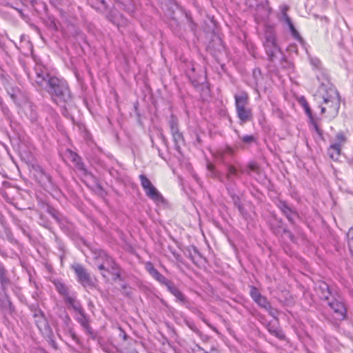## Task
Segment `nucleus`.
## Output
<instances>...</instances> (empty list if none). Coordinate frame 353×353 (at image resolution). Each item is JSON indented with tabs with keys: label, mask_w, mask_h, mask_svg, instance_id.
<instances>
[{
	"label": "nucleus",
	"mask_w": 353,
	"mask_h": 353,
	"mask_svg": "<svg viewBox=\"0 0 353 353\" xmlns=\"http://www.w3.org/2000/svg\"><path fill=\"white\" fill-rule=\"evenodd\" d=\"M35 83L50 94L52 101L61 108H65L71 101V93L68 83L63 79L50 76L41 68L36 69Z\"/></svg>",
	"instance_id": "nucleus-1"
},
{
	"label": "nucleus",
	"mask_w": 353,
	"mask_h": 353,
	"mask_svg": "<svg viewBox=\"0 0 353 353\" xmlns=\"http://www.w3.org/2000/svg\"><path fill=\"white\" fill-rule=\"evenodd\" d=\"M207 169L210 176L221 182L225 186L228 193H230L236 185V179L239 178L240 174L243 172V170H238L235 166L231 164L227 165L224 176L215 169V167L211 163L207 164Z\"/></svg>",
	"instance_id": "nucleus-2"
},
{
	"label": "nucleus",
	"mask_w": 353,
	"mask_h": 353,
	"mask_svg": "<svg viewBox=\"0 0 353 353\" xmlns=\"http://www.w3.org/2000/svg\"><path fill=\"white\" fill-rule=\"evenodd\" d=\"M323 91L322 99L325 106H321V113L327 112L330 117H335L339 112L340 108V97L338 91L332 86L326 88L321 85L319 92Z\"/></svg>",
	"instance_id": "nucleus-3"
},
{
	"label": "nucleus",
	"mask_w": 353,
	"mask_h": 353,
	"mask_svg": "<svg viewBox=\"0 0 353 353\" xmlns=\"http://www.w3.org/2000/svg\"><path fill=\"white\" fill-rule=\"evenodd\" d=\"M235 109L241 123H245L252 119V109L248 107L249 96L247 92L242 91L234 95Z\"/></svg>",
	"instance_id": "nucleus-4"
},
{
	"label": "nucleus",
	"mask_w": 353,
	"mask_h": 353,
	"mask_svg": "<svg viewBox=\"0 0 353 353\" xmlns=\"http://www.w3.org/2000/svg\"><path fill=\"white\" fill-rule=\"evenodd\" d=\"M263 46L269 59L272 60L276 52L279 51L274 30L271 26H266L264 32Z\"/></svg>",
	"instance_id": "nucleus-5"
},
{
	"label": "nucleus",
	"mask_w": 353,
	"mask_h": 353,
	"mask_svg": "<svg viewBox=\"0 0 353 353\" xmlns=\"http://www.w3.org/2000/svg\"><path fill=\"white\" fill-rule=\"evenodd\" d=\"M139 179L141 187L149 199L155 203H163L164 201L163 196L161 192L153 185L145 174H140Z\"/></svg>",
	"instance_id": "nucleus-6"
},
{
	"label": "nucleus",
	"mask_w": 353,
	"mask_h": 353,
	"mask_svg": "<svg viewBox=\"0 0 353 353\" xmlns=\"http://www.w3.org/2000/svg\"><path fill=\"white\" fill-rule=\"evenodd\" d=\"M79 283L84 288H94V283L87 270L80 263H74L71 265Z\"/></svg>",
	"instance_id": "nucleus-7"
},
{
	"label": "nucleus",
	"mask_w": 353,
	"mask_h": 353,
	"mask_svg": "<svg viewBox=\"0 0 353 353\" xmlns=\"http://www.w3.org/2000/svg\"><path fill=\"white\" fill-rule=\"evenodd\" d=\"M276 205L288 221L294 225L295 223V219L299 217V214L296 209L290 206L287 201L281 199L278 200Z\"/></svg>",
	"instance_id": "nucleus-8"
},
{
	"label": "nucleus",
	"mask_w": 353,
	"mask_h": 353,
	"mask_svg": "<svg viewBox=\"0 0 353 353\" xmlns=\"http://www.w3.org/2000/svg\"><path fill=\"white\" fill-rule=\"evenodd\" d=\"M289 7L287 5H282L280 6L281 12V21L288 26L292 36L298 41H302V38L300 36L299 32L296 30L291 19L288 15L287 12Z\"/></svg>",
	"instance_id": "nucleus-9"
},
{
	"label": "nucleus",
	"mask_w": 353,
	"mask_h": 353,
	"mask_svg": "<svg viewBox=\"0 0 353 353\" xmlns=\"http://www.w3.org/2000/svg\"><path fill=\"white\" fill-rule=\"evenodd\" d=\"M107 19L110 21L113 24L117 26L119 30L123 32L122 28H125L128 25V21L126 18L123 17L122 14L117 11L112 10L108 15Z\"/></svg>",
	"instance_id": "nucleus-10"
},
{
	"label": "nucleus",
	"mask_w": 353,
	"mask_h": 353,
	"mask_svg": "<svg viewBox=\"0 0 353 353\" xmlns=\"http://www.w3.org/2000/svg\"><path fill=\"white\" fill-rule=\"evenodd\" d=\"M107 19L110 21L113 24L117 26L119 30L123 32L122 28H125L128 25V21L126 18L123 17L122 14L117 11L112 10L108 15Z\"/></svg>",
	"instance_id": "nucleus-11"
},
{
	"label": "nucleus",
	"mask_w": 353,
	"mask_h": 353,
	"mask_svg": "<svg viewBox=\"0 0 353 353\" xmlns=\"http://www.w3.org/2000/svg\"><path fill=\"white\" fill-rule=\"evenodd\" d=\"M145 269L148 273L152 276L154 279L158 281L160 284L165 285V287L169 285L171 281L165 278L161 274L153 265L151 262H147L145 263Z\"/></svg>",
	"instance_id": "nucleus-12"
},
{
	"label": "nucleus",
	"mask_w": 353,
	"mask_h": 353,
	"mask_svg": "<svg viewBox=\"0 0 353 353\" xmlns=\"http://www.w3.org/2000/svg\"><path fill=\"white\" fill-rule=\"evenodd\" d=\"M166 288L168 291L175 297L176 301L183 305H187L188 304V298L179 290L172 281H171Z\"/></svg>",
	"instance_id": "nucleus-13"
},
{
	"label": "nucleus",
	"mask_w": 353,
	"mask_h": 353,
	"mask_svg": "<svg viewBox=\"0 0 353 353\" xmlns=\"http://www.w3.org/2000/svg\"><path fill=\"white\" fill-rule=\"evenodd\" d=\"M328 305L336 314V318L339 320H343L346 317V308L342 302L333 299L331 301H328Z\"/></svg>",
	"instance_id": "nucleus-14"
},
{
	"label": "nucleus",
	"mask_w": 353,
	"mask_h": 353,
	"mask_svg": "<svg viewBox=\"0 0 353 353\" xmlns=\"http://www.w3.org/2000/svg\"><path fill=\"white\" fill-rule=\"evenodd\" d=\"M77 313L75 316L76 321L82 326L88 334H92V328L90 325L88 316L85 314L83 307L76 312Z\"/></svg>",
	"instance_id": "nucleus-15"
},
{
	"label": "nucleus",
	"mask_w": 353,
	"mask_h": 353,
	"mask_svg": "<svg viewBox=\"0 0 353 353\" xmlns=\"http://www.w3.org/2000/svg\"><path fill=\"white\" fill-rule=\"evenodd\" d=\"M31 310L33 312V317L35 323L39 329L46 325V320L43 312L39 307L37 305H32Z\"/></svg>",
	"instance_id": "nucleus-16"
},
{
	"label": "nucleus",
	"mask_w": 353,
	"mask_h": 353,
	"mask_svg": "<svg viewBox=\"0 0 353 353\" xmlns=\"http://www.w3.org/2000/svg\"><path fill=\"white\" fill-rule=\"evenodd\" d=\"M270 14V9L267 4L260 3L256 6L254 17L258 23L268 19Z\"/></svg>",
	"instance_id": "nucleus-17"
},
{
	"label": "nucleus",
	"mask_w": 353,
	"mask_h": 353,
	"mask_svg": "<svg viewBox=\"0 0 353 353\" xmlns=\"http://www.w3.org/2000/svg\"><path fill=\"white\" fill-rule=\"evenodd\" d=\"M266 328L268 332L277 339L284 341L286 339L285 334L279 325L278 322H269L266 325Z\"/></svg>",
	"instance_id": "nucleus-18"
},
{
	"label": "nucleus",
	"mask_w": 353,
	"mask_h": 353,
	"mask_svg": "<svg viewBox=\"0 0 353 353\" xmlns=\"http://www.w3.org/2000/svg\"><path fill=\"white\" fill-rule=\"evenodd\" d=\"M65 157L71 161L76 168L81 171H85V165L81 161V157L74 152L70 149L65 150Z\"/></svg>",
	"instance_id": "nucleus-19"
},
{
	"label": "nucleus",
	"mask_w": 353,
	"mask_h": 353,
	"mask_svg": "<svg viewBox=\"0 0 353 353\" xmlns=\"http://www.w3.org/2000/svg\"><path fill=\"white\" fill-rule=\"evenodd\" d=\"M234 154V150L230 147V146H225L224 148L219 149L216 154H215V157L219 159L223 164L227 166L228 164V157H232Z\"/></svg>",
	"instance_id": "nucleus-20"
},
{
	"label": "nucleus",
	"mask_w": 353,
	"mask_h": 353,
	"mask_svg": "<svg viewBox=\"0 0 353 353\" xmlns=\"http://www.w3.org/2000/svg\"><path fill=\"white\" fill-rule=\"evenodd\" d=\"M63 299L65 303L68 305L69 307H71L75 312L83 307L81 303L77 300L74 294H69Z\"/></svg>",
	"instance_id": "nucleus-21"
},
{
	"label": "nucleus",
	"mask_w": 353,
	"mask_h": 353,
	"mask_svg": "<svg viewBox=\"0 0 353 353\" xmlns=\"http://www.w3.org/2000/svg\"><path fill=\"white\" fill-rule=\"evenodd\" d=\"M100 256L104 258V262L106 265L107 271H112L114 270H117L119 265L114 262L113 259L108 256L105 252H101L100 253Z\"/></svg>",
	"instance_id": "nucleus-22"
},
{
	"label": "nucleus",
	"mask_w": 353,
	"mask_h": 353,
	"mask_svg": "<svg viewBox=\"0 0 353 353\" xmlns=\"http://www.w3.org/2000/svg\"><path fill=\"white\" fill-rule=\"evenodd\" d=\"M341 152V148L334 143L331 144L327 149V154L329 157L334 161H336L339 158Z\"/></svg>",
	"instance_id": "nucleus-23"
},
{
	"label": "nucleus",
	"mask_w": 353,
	"mask_h": 353,
	"mask_svg": "<svg viewBox=\"0 0 353 353\" xmlns=\"http://www.w3.org/2000/svg\"><path fill=\"white\" fill-rule=\"evenodd\" d=\"M57 292L65 298L70 294L68 288L61 281L54 282Z\"/></svg>",
	"instance_id": "nucleus-24"
},
{
	"label": "nucleus",
	"mask_w": 353,
	"mask_h": 353,
	"mask_svg": "<svg viewBox=\"0 0 353 353\" xmlns=\"http://www.w3.org/2000/svg\"><path fill=\"white\" fill-rule=\"evenodd\" d=\"M34 169L41 179H46L49 183H52L51 176L48 173L46 172V171L41 166L37 165L34 168Z\"/></svg>",
	"instance_id": "nucleus-25"
},
{
	"label": "nucleus",
	"mask_w": 353,
	"mask_h": 353,
	"mask_svg": "<svg viewBox=\"0 0 353 353\" xmlns=\"http://www.w3.org/2000/svg\"><path fill=\"white\" fill-rule=\"evenodd\" d=\"M169 125L172 135L180 132L178 128L177 119L173 115L170 117V119L169 120Z\"/></svg>",
	"instance_id": "nucleus-26"
},
{
	"label": "nucleus",
	"mask_w": 353,
	"mask_h": 353,
	"mask_svg": "<svg viewBox=\"0 0 353 353\" xmlns=\"http://www.w3.org/2000/svg\"><path fill=\"white\" fill-rule=\"evenodd\" d=\"M347 142V137L343 132H339L336 135V141L334 144L342 148Z\"/></svg>",
	"instance_id": "nucleus-27"
},
{
	"label": "nucleus",
	"mask_w": 353,
	"mask_h": 353,
	"mask_svg": "<svg viewBox=\"0 0 353 353\" xmlns=\"http://www.w3.org/2000/svg\"><path fill=\"white\" fill-rule=\"evenodd\" d=\"M190 259L194 264H198L201 262V255L196 248H193V252H190Z\"/></svg>",
	"instance_id": "nucleus-28"
},
{
	"label": "nucleus",
	"mask_w": 353,
	"mask_h": 353,
	"mask_svg": "<svg viewBox=\"0 0 353 353\" xmlns=\"http://www.w3.org/2000/svg\"><path fill=\"white\" fill-rule=\"evenodd\" d=\"M254 302L261 308L270 309V303L268 301L267 298L263 295Z\"/></svg>",
	"instance_id": "nucleus-29"
},
{
	"label": "nucleus",
	"mask_w": 353,
	"mask_h": 353,
	"mask_svg": "<svg viewBox=\"0 0 353 353\" xmlns=\"http://www.w3.org/2000/svg\"><path fill=\"white\" fill-rule=\"evenodd\" d=\"M174 142L175 143V148L177 150H179L180 145L183 142V137L182 133L178 132L172 135Z\"/></svg>",
	"instance_id": "nucleus-30"
},
{
	"label": "nucleus",
	"mask_w": 353,
	"mask_h": 353,
	"mask_svg": "<svg viewBox=\"0 0 353 353\" xmlns=\"http://www.w3.org/2000/svg\"><path fill=\"white\" fill-rule=\"evenodd\" d=\"M250 295L254 301L259 299L262 294L259 292V290L254 286H250Z\"/></svg>",
	"instance_id": "nucleus-31"
},
{
	"label": "nucleus",
	"mask_w": 353,
	"mask_h": 353,
	"mask_svg": "<svg viewBox=\"0 0 353 353\" xmlns=\"http://www.w3.org/2000/svg\"><path fill=\"white\" fill-rule=\"evenodd\" d=\"M347 243L351 252H353V227L347 233Z\"/></svg>",
	"instance_id": "nucleus-32"
},
{
	"label": "nucleus",
	"mask_w": 353,
	"mask_h": 353,
	"mask_svg": "<svg viewBox=\"0 0 353 353\" xmlns=\"http://www.w3.org/2000/svg\"><path fill=\"white\" fill-rule=\"evenodd\" d=\"M241 139L245 143H251L255 141V138L253 135H244L241 137Z\"/></svg>",
	"instance_id": "nucleus-33"
},
{
	"label": "nucleus",
	"mask_w": 353,
	"mask_h": 353,
	"mask_svg": "<svg viewBox=\"0 0 353 353\" xmlns=\"http://www.w3.org/2000/svg\"><path fill=\"white\" fill-rule=\"evenodd\" d=\"M310 63L314 68L319 69L321 66V61L317 58H310Z\"/></svg>",
	"instance_id": "nucleus-34"
},
{
	"label": "nucleus",
	"mask_w": 353,
	"mask_h": 353,
	"mask_svg": "<svg viewBox=\"0 0 353 353\" xmlns=\"http://www.w3.org/2000/svg\"><path fill=\"white\" fill-rule=\"evenodd\" d=\"M0 106L3 114L6 117H9L10 110L8 108L5 104H3L1 101H0Z\"/></svg>",
	"instance_id": "nucleus-35"
},
{
	"label": "nucleus",
	"mask_w": 353,
	"mask_h": 353,
	"mask_svg": "<svg viewBox=\"0 0 353 353\" xmlns=\"http://www.w3.org/2000/svg\"><path fill=\"white\" fill-rule=\"evenodd\" d=\"M232 192H233V190L229 194L232 195L233 202H234L235 207H237V206H239V205H241V201H240V199L239 196L232 194Z\"/></svg>",
	"instance_id": "nucleus-36"
},
{
	"label": "nucleus",
	"mask_w": 353,
	"mask_h": 353,
	"mask_svg": "<svg viewBox=\"0 0 353 353\" xmlns=\"http://www.w3.org/2000/svg\"><path fill=\"white\" fill-rule=\"evenodd\" d=\"M320 288H321L322 290H325H325H327V292L326 293H325V294L323 295L324 298H325V299H327H327H328V295L330 294V292H329V288H328V285H327L326 283H322V284L320 285Z\"/></svg>",
	"instance_id": "nucleus-37"
},
{
	"label": "nucleus",
	"mask_w": 353,
	"mask_h": 353,
	"mask_svg": "<svg viewBox=\"0 0 353 353\" xmlns=\"http://www.w3.org/2000/svg\"><path fill=\"white\" fill-rule=\"evenodd\" d=\"M193 353H208L205 351L203 347L199 346V345H196L195 348L192 349Z\"/></svg>",
	"instance_id": "nucleus-38"
},
{
	"label": "nucleus",
	"mask_w": 353,
	"mask_h": 353,
	"mask_svg": "<svg viewBox=\"0 0 353 353\" xmlns=\"http://www.w3.org/2000/svg\"><path fill=\"white\" fill-rule=\"evenodd\" d=\"M188 327L196 334H199L200 331L193 323H187Z\"/></svg>",
	"instance_id": "nucleus-39"
},
{
	"label": "nucleus",
	"mask_w": 353,
	"mask_h": 353,
	"mask_svg": "<svg viewBox=\"0 0 353 353\" xmlns=\"http://www.w3.org/2000/svg\"><path fill=\"white\" fill-rule=\"evenodd\" d=\"M265 310L268 312L269 314L271 316H272L274 319H276V311L274 309H272L271 304H270V309L268 308V309H265Z\"/></svg>",
	"instance_id": "nucleus-40"
},
{
	"label": "nucleus",
	"mask_w": 353,
	"mask_h": 353,
	"mask_svg": "<svg viewBox=\"0 0 353 353\" xmlns=\"http://www.w3.org/2000/svg\"><path fill=\"white\" fill-rule=\"evenodd\" d=\"M120 334L119 336L123 339V341H126L128 339V335L125 332V331L122 328H119Z\"/></svg>",
	"instance_id": "nucleus-41"
},
{
	"label": "nucleus",
	"mask_w": 353,
	"mask_h": 353,
	"mask_svg": "<svg viewBox=\"0 0 353 353\" xmlns=\"http://www.w3.org/2000/svg\"><path fill=\"white\" fill-rule=\"evenodd\" d=\"M248 168L250 170L256 172L258 170V166L255 163L251 162L248 165Z\"/></svg>",
	"instance_id": "nucleus-42"
},
{
	"label": "nucleus",
	"mask_w": 353,
	"mask_h": 353,
	"mask_svg": "<svg viewBox=\"0 0 353 353\" xmlns=\"http://www.w3.org/2000/svg\"><path fill=\"white\" fill-rule=\"evenodd\" d=\"M112 273L114 276H115V279H121V274L119 267L117 268V270H112Z\"/></svg>",
	"instance_id": "nucleus-43"
},
{
	"label": "nucleus",
	"mask_w": 353,
	"mask_h": 353,
	"mask_svg": "<svg viewBox=\"0 0 353 353\" xmlns=\"http://www.w3.org/2000/svg\"><path fill=\"white\" fill-rule=\"evenodd\" d=\"M304 108H305V112L307 113V114L310 117H312V112H311V110H310V108L308 105V104L307 103H305L304 105H303Z\"/></svg>",
	"instance_id": "nucleus-44"
},
{
	"label": "nucleus",
	"mask_w": 353,
	"mask_h": 353,
	"mask_svg": "<svg viewBox=\"0 0 353 353\" xmlns=\"http://www.w3.org/2000/svg\"><path fill=\"white\" fill-rule=\"evenodd\" d=\"M240 212V214L242 215V216H245V209L243 207L242 204L241 205H239V206L236 207Z\"/></svg>",
	"instance_id": "nucleus-45"
},
{
	"label": "nucleus",
	"mask_w": 353,
	"mask_h": 353,
	"mask_svg": "<svg viewBox=\"0 0 353 353\" xmlns=\"http://www.w3.org/2000/svg\"><path fill=\"white\" fill-rule=\"evenodd\" d=\"M283 232L287 234L289 236V238L290 239L291 241H293L294 240V236L293 234L289 231L287 229L284 228L283 230Z\"/></svg>",
	"instance_id": "nucleus-46"
},
{
	"label": "nucleus",
	"mask_w": 353,
	"mask_h": 353,
	"mask_svg": "<svg viewBox=\"0 0 353 353\" xmlns=\"http://www.w3.org/2000/svg\"><path fill=\"white\" fill-rule=\"evenodd\" d=\"M70 336L72 337V339L76 341V342H78L79 341V338L77 336V335L75 334V332H70Z\"/></svg>",
	"instance_id": "nucleus-47"
},
{
	"label": "nucleus",
	"mask_w": 353,
	"mask_h": 353,
	"mask_svg": "<svg viewBox=\"0 0 353 353\" xmlns=\"http://www.w3.org/2000/svg\"><path fill=\"white\" fill-rule=\"evenodd\" d=\"M98 268L101 271H102V270H106L107 271L106 265H105V263L104 261L98 266Z\"/></svg>",
	"instance_id": "nucleus-48"
},
{
	"label": "nucleus",
	"mask_w": 353,
	"mask_h": 353,
	"mask_svg": "<svg viewBox=\"0 0 353 353\" xmlns=\"http://www.w3.org/2000/svg\"><path fill=\"white\" fill-rule=\"evenodd\" d=\"M314 128H315V130L316 131V132L319 134H321V130L319 128L318 125L316 124H314Z\"/></svg>",
	"instance_id": "nucleus-49"
},
{
	"label": "nucleus",
	"mask_w": 353,
	"mask_h": 353,
	"mask_svg": "<svg viewBox=\"0 0 353 353\" xmlns=\"http://www.w3.org/2000/svg\"><path fill=\"white\" fill-rule=\"evenodd\" d=\"M32 297L35 299V300H37L38 297H39V294L37 292H35L32 295Z\"/></svg>",
	"instance_id": "nucleus-50"
},
{
	"label": "nucleus",
	"mask_w": 353,
	"mask_h": 353,
	"mask_svg": "<svg viewBox=\"0 0 353 353\" xmlns=\"http://www.w3.org/2000/svg\"><path fill=\"white\" fill-rule=\"evenodd\" d=\"M132 10H133V9L132 8H128L127 9V12H132Z\"/></svg>",
	"instance_id": "nucleus-51"
},
{
	"label": "nucleus",
	"mask_w": 353,
	"mask_h": 353,
	"mask_svg": "<svg viewBox=\"0 0 353 353\" xmlns=\"http://www.w3.org/2000/svg\"><path fill=\"white\" fill-rule=\"evenodd\" d=\"M174 256H175L176 259L179 260V256H179V254H175L174 253Z\"/></svg>",
	"instance_id": "nucleus-52"
},
{
	"label": "nucleus",
	"mask_w": 353,
	"mask_h": 353,
	"mask_svg": "<svg viewBox=\"0 0 353 353\" xmlns=\"http://www.w3.org/2000/svg\"><path fill=\"white\" fill-rule=\"evenodd\" d=\"M65 318H66V319H67V320L70 321V317H69V316H68V315H66V316H65Z\"/></svg>",
	"instance_id": "nucleus-53"
},
{
	"label": "nucleus",
	"mask_w": 353,
	"mask_h": 353,
	"mask_svg": "<svg viewBox=\"0 0 353 353\" xmlns=\"http://www.w3.org/2000/svg\"><path fill=\"white\" fill-rule=\"evenodd\" d=\"M126 288L125 285H123V288Z\"/></svg>",
	"instance_id": "nucleus-54"
}]
</instances>
